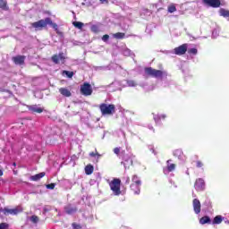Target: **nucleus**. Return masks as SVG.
Instances as JSON below:
<instances>
[{
	"label": "nucleus",
	"mask_w": 229,
	"mask_h": 229,
	"mask_svg": "<svg viewBox=\"0 0 229 229\" xmlns=\"http://www.w3.org/2000/svg\"><path fill=\"white\" fill-rule=\"evenodd\" d=\"M47 24L51 26L55 31H58V24L53 22V20L49 17L45 18V20L35 21L31 23V26L32 28H35V30H42L43 28H47Z\"/></svg>",
	"instance_id": "1"
},
{
	"label": "nucleus",
	"mask_w": 229,
	"mask_h": 229,
	"mask_svg": "<svg viewBox=\"0 0 229 229\" xmlns=\"http://www.w3.org/2000/svg\"><path fill=\"white\" fill-rule=\"evenodd\" d=\"M99 110L102 115H114L115 114V105L102 103L99 105Z\"/></svg>",
	"instance_id": "2"
},
{
	"label": "nucleus",
	"mask_w": 229,
	"mask_h": 229,
	"mask_svg": "<svg viewBox=\"0 0 229 229\" xmlns=\"http://www.w3.org/2000/svg\"><path fill=\"white\" fill-rule=\"evenodd\" d=\"M144 71L147 76H151V78H162L163 76H167L166 72L153 69L152 67H146Z\"/></svg>",
	"instance_id": "3"
},
{
	"label": "nucleus",
	"mask_w": 229,
	"mask_h": 229,
	"mask_svg": "<svg viewBox=\"0 0 229 229\" xmlns=\"http://www.w3.org/2000/svg\"><path fill=\"white\" fill-rule=\"evenodd\" d=\"M111 191L114 192V196H120L121 194V179L114 178L109 183Z\"/></svg>",
	"instance_id": "4"
},
{
	"label": "nucleus",
	"mask_w": 229,
	"mask_h": 229,
	"mask_svg": "<svg viewBox=\"0 0 229 229\" xmlns=\"http://www.w3.org/2000/svg\"><path fill=\"white\" fill-rule=\"evenodd\" d=\"M81 94L82 96H92V86L89 82H84L81 86Z\"/></svg>",
	"instance_id": "5"
},
{
	"label": "nucleus",
	"mask_w": 229,
	"mask_h": 229,
	"mask_svg": "<svg viewBox=\"0 0 229 229\" xmlns=\"http://www.w3.org/2000/svg\"><path fill=\"white\" fill-rule=\"evenodd\" d=\"M189 47V45L187 43H184L174 49V55H177L178 56H182L187 53V49Z\"/></svg>",
	"instance_id": "6"
},
{
	"label": "nucleus",
	"mask_w": 229,
	"mask_h": 229,
	"mask_svg": "<svg viewBox=\"0 0 229 229\" xmlns=\"http://www.w3.org/2000/svg\"><path fill=\"white\" fill-rule=\"evenodd\" d=\"M205 6H209L210 8H219L221 6V0H202Z\"/></svg>",
	"instance_id": "7"
},
{
	"label": "nucleus",
	"mask_w": 229,
	"mask_h": 229,
	"mask_svg": "<svg viewBox=\"0 0 229 229\" xmlns=\"http://www.w3.org/2000/svg\"><path fill=\"white\" fill-rule=\"evenodd\" d=\"M21 212H22V210L19 209V208H13V209L4 208L3 209V214L4 216H17L18 214H21Z\"/></svg>",
	"instance_id": "8"
},
{
	"label": "nucleus",
	"mask_w": 229,
	"mask_h": 229,
	"mask_svg": "<svg viewBox=\"0 0 229 229\" xmlns=\"http://www.w3.org/2000/svg\"><path fill=\"white\" fill-rule=\"evenodd\" d=\"M51 60L56 64H60V61L64 64L65 62V55H64V53H59L58 55H54Z\"/></svg>",
	"instance_id": "9"
},
{
	"label": "nucleus",
	"mask_w": 229,
	"mask_h": 229,
	"mask_svg": "<svg viewBox=\"0 0 229 229\" xmlns=\"http://www.w3.org/2000/svg\"><path fill=\"white\" fill-rule=\"evenodd\" d=\"M64 212L68 214V216H72V214H76L78 212V208L73 207L72 204H67L64 207Z\"/></svg>",
	"instance_id": "10"
},
{
	"label": "nucleus",
	"mask_w": 229,
	"mask_h": 229,
	"mask_svg": "<svg viewBox=\"0 0 229 229\" xmlns=\"http://www.w3.org/2000/svg\"><path fill=\"white\" fill-rule=\"evenodd\" d=\"M13 64L15 65H24V62L26 61L25 55H16L12 58Z\"/></svg>",
	"instance_id": "11"
},
{
	"label": "nucleus",
	"mask_w": 229,
	"mask_h": 229,
	"mask_svg": "<svg viewBox=\"0 0 229 229\" xmlns=\"http://www.w3.org/2000/svg\"><path fill=\"white\" fill-rule=\"evenodd\" d=\"M194 187L196 191H205V180L202 178L197 179Z\"/></svg>",
	"instance_id": "12"
},
{
	"label": "nucleus",
	"mask_w": 229,
	"mask_h": 229,
	"mask_svg": "<svg viewBox=\"0 0 229 229\" xmlns=\"http://www.w3.org/2000/svg\"><path fill=\"white\" fill-rule=\"evenodd\" d=\"M192 203L195 214H199L201 212V202H199V199H194Z\"/></svg>",
	"instance_id": "13"
},
{
	"label": "nucleus",
	"mask_w": 229,
	"mask_h": 229,
	"mask_svg": "<svg viewBox=\"0 0 229 229\" xmlns=\"http://www.w3.org/2000/svg\"><path fill=\"white\" fill-rule=\"evenodd\" d=\"M28 109L33 114H42L44 112V108L38 107L37 105L29 106Z\"/></svg>",
	"instance_id": "14"
},
{
	"label": "nucleus",
	"mask_w": 229,
	"mask_h": 229,
	"mask_svg": "<svg viewBox=\"0 0 229 229\" xmlns=\"http://www.w3.org/2000/svg\"><path fill=\"white\" fill-rule=\"evenodd\" d=\"M142 184H138V183H131L130 189L131 191H133V194L139 195L140 194V187Z\"/></svg>",
	"instance_id": "15"
},
{
	"label": "nucleus",
	"mask_w": 229,
	"mask_h": 229,
	"mask_svg": "<svg viewBox=\"0 0 229 229\" xmlns=\"http://www.w3.org/2000/svg\"><path fill=\"white\" fill-rule=\"evenodd\" d=\"M59 92L64 98H71V96H72V93H71V90H69L67 88L59 89Z\"/></svg>",
	"instance_id": "16"
},
{
	"label": "nucleus",
	"mask_w": 229,
	"mask_h": 229,
	"mask_svg": "<svg viewBox=\"0 0 229 229\" xmlns=\"http://www.w3.org/2000/svg\"><path fill=\"white\" fill-rule=\"evenodd\" d=\"M171 162H173V160H171V159H168L166 161V164H167L166 170L168 173H173V171H174V169H176V164H173V163L171 164Z\"/></svg>",
	"instance_id": "17"
},
{
	"label": "nucleus",
	"mask_w": 229,
	"mask_h": 229,
	"mask_svg": "<svg viewBox=\"0 0 229 229\" xmlns=\"http://www.w3.org/2000/svg\"><path fill=\"white\" fill-rule=\"evenodd\" d=\"M46 176V172H41L39 174H37L35 175L30 176L31 182H38L41 178H44Z\"/></svg>",
	"instance_id": "18"
},
{
	"label": "nucleus",
	"mask_w": 229,
	"mask_h": 229,
	"mask_svg": "<svg viewBox=\"0 0 229 229\" xmlns=\"http://www.w3.org/2000/svg\"><path fill=\"white\" fill-rule=\"evenodd\" d=\"M210 223H212V220L210 219V216H202L199 219L200 225H210Z\"/></svg>",
	"instance_id": "19"
},
{
	"label": "nucleus",
	"mask_w": 229,
	"mask_h": 229,
	"mask_svg": "<svg viewBox=\"0 0 229 229\" xmlns=\"http://www.w3.org/2000/svg\"><path fill=\"white\" fill-rule=\"evenodd\" d=\"M0 9L4 10V12H8L10 7H8V2L6 0H0Z\"/></svg>",
	"instance_id": "20"
},
{
	"label": "nucleus",
	"mask_w": 229,
	"mask_h": 229,
	"mask_svg": "<svg viewBox=\"0 0 229 229\" xmlns=\"http://www.w3.org/2000/svg\"><path fill=\"white\" fill-rule=\"evenodd\" d=\"M223 223V216L218 215L214 217L212 225H221Z\"/></svg>",
	"instance_id": "21"
},
{
	"label": "nucleus",
	"mask_w": 229,
	"mask_h": 229,
	"mask_svg": "<svg viewBox=\"0 0 229 229\" xmlns=\"http://www.w3.org/2000/svg\"><path fill=\"white\" fill-rule=\"evenodd\" d=\"M85 173L88 175L92 174V173H94V166L92 165H87L85 166Z\"/></svg>",
	"instance_id": "22"
},
{
	"label": "nucleus",
	"mask_w": 229,
	"mask_h": 229,
	"mask_svg": "<svg viewBox=\"0 0 229 229\" xmlns=\"http://www.w3.org/2000/svg\"><path fill=\"white\" fill-rule=\"evenodd\" d=\"M131 183L142 184V181L140 180V177H139V175L134 174L131 177Z\"/></svg>",
	"instance_id": "23"
},
{
	"label": "nucleus",
	"mask_w": 229,
	"mask_h": 229,
	"mask_svg": "<svg viewBox=\"0 0 229 229\" xmlns=\"http://www.w3.org/2000/svg\"><path fill=\"white\" fill-rule=\"evenodd\" d=\"M126 34H124V32H117L113 35L114 38H116L118 40L124 38Z\"/></svg>",
	"instance_id": "24"
},
{
	"label": "nucleus",
	"mask_w": 229,
	"mask_h": 229,
	"mask_svg": "<svg viewBox=\"0 0 229 229\" xmlns=\"http://www.w3.org/2000/svg\"><path fill=\"white\" fill-rule=\"evenodd\" d=\"M72 24L74 28H77L78 30H82L84 26L83 22L81 21H73Z\"/></svg>",
	"instance_id": "25"
},
{
	"label": "nucleus",
	"mask_w": 229,
	"mask_h": 229,
	"mask_svg": "<svg viewBox=\"0 0 229 229\" xmlns=\"http://www.w3.org/2000/svg\"><path fill=\"white\" fill-rule=\"evenodd\" d=\"M220 15L222 16V17H229V11L228 10H226V9H220Z\"/></svg>",
	"instance_id": "26"
},
{
	"label": "nucleus",
	"mask_w": 229,
	"mask_h": 229,
	"mask_svg": "<svg viewBox=\"0 0 229 229\" xmlns=\"http://www.w3.org/2000/svg\"><path fill=\"white\" fill-rule=\"evenodd\" d=\"M89 157H96L98 159L101 158V154H99V152H98V149L95 150V152H90L89 153Z\"/></svg>",
	"instance_id": "27"
},
{
	"label": "nucleus",
	"mask_w": 229,
	"mask_h": 229,
	"mask_svg": "<svg viewBox=\"0 0 229 229\" xmlns=\"http://www.w3.org/2000/svg\"><path fill=\"white\" fill-rule=\"evenodd\" d=\"M168 12L169 13H174L176 12V5L174 4H172L168 6Z\"/></svg>",
	"instance_id": "28"
},
{
	"label": "nucleus",
	"mask_w": 229,
	"mask_h": 229,
	"mask_svg": "<svg viewBox=\"0 0 229 229\" xmlns=\"http://www.w3.org/2000/svg\"><path fill=\"white\" fill-rule=\"evenodd\" d=\"M188 55H198V48H190L188 50Z\"/></svg>",
	"instance_id": "29"
},
{
	"label": "nucleus",
	"mask_w": 229,
	"mask_h": 229,
	"mask_svg": "<svg viewBox=\"0 0 229 229\" xmlns=\"http://www.w3.org/2000/svg\"><path fill=\"white\" fill-rule=\"evenodd\" d=\"M63 74H66L67 78H72L74 76V72H69V71H63Z\"/></svg>",
	"instance_id": "30"
},
{
	"label": "nucleus",
	"mask_w": 229,
	"mask_h": 229,
	"mask_svg": "<svg viewBox=\"0 0 229 229\" xmlns=\"http://www.w3.org/2000/svg\"><path fill=\"white\" fill-rule=\"evenodd\" d=\"M127 85L129 87H137V81H127Z\"/></svg>",
	"instance_id": "31"
},
{
	"label": "nucleus",
	"mask_w": 229,
	"mask_h": 229,
	"mask_svg": "<svg viewBox=\"0 0 229 229\" xmlns=\"http://www.w3.org/2000/svg\"><path fill=\"white\" fill-rule=\"evenodd\" d=\"M46 187H47V189L53 191L55 189V187H56V184L55 182H52L50 184H47Z\"/></svg>",
	"instance_id": "32"
},
{
	"label": "nucleus",
	"mask_w": 229,
	"mask_h": 229,
	"mask_svg": "<svg viewBox=\"0 0 229 229\" xmlns=\"http://www.w3.org/2000/svg\"><path fill=\"white\" fill-rule=\"evenodd\" d=\"M30 221H31V223H34V224L38 223V216L33 215V216L30 217Z\"/></svg>",
	"instance_id": "33"
},
{
	"label": "nucleus",
	"mask_w": 229,
	"mask_h": 229,
	"mask_svg": "<svg viewBox=\"0 0 229 229\" xmlns=\"http://www.w3.org/2000/svg\"><path fill=\"white\" fill-rule=\"evenodd\" d=\"M91 31H93V33H98L99 31V28L98 27V25H92Z\"/></svg>",
	"instance_id": "34"
},
{
	"label": "nucleus",
	"mask_w": 229,
	"mask_h": 229,
	"mask_svg": "<svg viewBox=\"0 0 229 229\" xmlns=\"http://www.w3.org/2000/svg\"><path fill=\"white\" fill-rule=\"evenodd\" d=\"M10 225L7 223H1L0 229H8Z\"/></svg>",
	"instance_id": "35"
},
{
	"label": "nucleus",
	"mask_w": 229,
	"mask_h": 229,
	"mask_svg": "<svg viewBox=\"0 0 229 229\" xmlns=\"http://www.w3.org/2000/svg\"><path fill=\"white\" fill-rule=\"evenodd\" d=\"M72 226L73 229H81V225L80 224L72 223Z\"/></svg>",
	"instance_id": "36"
},
{
	"label": "nucleus",
	"mask_w": 229,
	"mask_h": 229,
	"mask_svg": "<svg viewBox=\"0 0 229 229\" xmlns=\"http://www.w3.org/2000/svg\"><path fill=\"white\" fill-rule=\"evenodd\" d=\"M119 153H121V148H114V154L117 155V157H119Z\"/></svg>",
	"instance_id": "37"
},
{
	"label": "nucleus",
	"mask_w": 229,
	"mask_h": 229,
	"mask_svg": "<svg viewBox=\"0 0 229 229\" xmlns=\"http://www.w3.org/2000/svg\"><path fill=\"white\" fill-rule=\"evenodd\" d=\"M108 38H110V36H108L107 34H105L103 37H102V40L104 42H106V40H108Z\"/></svg>",
	"instance_id": "38"
},
{
	"label": "nucleus",
	"mask_w": 229,
	"mask_h": 229,
	"mask_svg": "<svg viewBox=\"0 0 229 229\" xmlns=\"http://www.w3.org/2000/svg\"><path fill=\"white\" fill-rule=\"evenodd\" d=\"M196 164H197V167H201L203 165V162L201 161H197Z\"/></svg>",
	"instance_id": "39"
},
{
	"label": "nucleus",
	"mask_w": 229,
	"mask_h": 229,
	"mask_svg": "<svg viewBox=\"0 0 229 229\" xmlns=\"http://www.w3.org/2000/svg\"><path fill=\"white\" fill-rule=\"evenodd\" d=\"M125 183H126V185H130V177H127Z\"/></svg>",
	"instance_id": "40"
},
{
	"label": "nucleus",
	"mask_w": 229,
	"mask_h": 229,
	"mask_svg": "<svg viewBox=\"0 0 229 229\" xmlns=\"http://www.w3.org/2000/svg\"><path fill=\"white\" fill-rule=\"evenodd\" d=\"M102 4H105V3L108 4V0H99Z\"/></svg>",
	"instance_id": "41"
},
{
	"label": "nucleus",
	"mask_w": 229,
	"mask_h": 229,
	"mask_svg": "<svg viewBox=\"0 0 229 229\" xmlns=\"http://www.w3.org/2000/svg\"><path fill=\"white\" fill-rule=\"evenodd\" d=\"M165 117H166L165 114H162L159 116V119H165Z\"/></svg>",
	"instance_id": "42"
},
{
	"label": "nucleus",
	"mask_w": 229,
	"mask_h": 229,
	"mask_svg": "<svg viewBox=\"0 0 229 229\" xmlns=\"http://www.w3.org/2000/svg\"><path fill=\"white\" fill-rule=\"evenodd\" d=\"M4 173H3V169H0V176H3Z\"/></svg>",
	"instance_id": "43"
},
{
	"label": "nucleus",
	"mask_w": 229,
	"mask_h": 229,
	"mask_svg": "<svg viewBox=\"0 0 229 229\" xmlns=\"http://www.w3.org/2000/svg\"><path fill=\"white\" fill-rule=\"evenodd\" d=\"M13 165L15 167L17 165V163H13Z\"/></svg>",
	"instance_id": "44"
}]
</instances>
